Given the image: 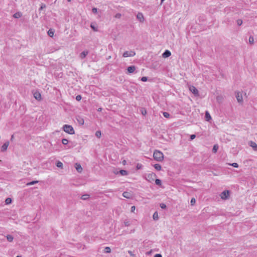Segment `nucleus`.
Masks as SVG:
<instances>
[{
	"label": "nucleus",
	"mask_w": 257,
	"mask_h": 257,
	"mask_svg": "<svg viewBox=\"0 0 257 257\" xmlns=\"http://www.w3.org/2000/svg\"><path fill=\"white\" fill-rule=\"evenodd\" d=\"M154 159L157 161H162L164 158L163 153L158 150H155L153 154Z\"/></svg>",
	"instance_id": "obj_1"
},
{
	"label": "nucleus",
	"mask_w": 257,
	"mask_h": 257,
	"mask_svg": "<svg viewBox=\"0 0 257 257\" xmlns=\"http://www.w3.org/2000/svg\"><path fill=\"white\" fill-rule=\"evenodd\" d=\"M63 129L65 132L70 135H73L75 134V131L73 127L70 125H64L63 126Z\"/></svg>",
	"instance_id": "obj_2"
},
{
	"label": "nucleus",
	"mask_w": 257,
	"mask_h": 257,
	"mask_svg": "<svg viewBox=\"0 0 257 257\" xmlns=\"http://www.w3.org/2000/svg\"><path fill=\"white\" fill-rule=\"evenodd\" d=\"M156 177V175L154 173L147 174L145 179L150 183H153Z\"/></svg>",
	"instance_id": "obj_3"
},
{
	"label": "nucleus",
	"mask_w": 257,
	"mask_h": 257,
	"mask_svg": "<svg viewBox=\"0 0 257 257\" xmlns=\"http://www.w3.org/2000/svg\"><path fill=\"white\" fill-rule=\"evenodd\" d=\"M229 196V191L225 190L221 193L220 196L223 200L227 199Z\"/></svg>",
	"instance_id": "obj_4"
},
{
	"label": "nucleus",
	"mask_w": 257,
	"mask_h": 257,
	"mask_svg": "<svg viewBox=\"0 0 257 257\" xmlns=\"http://www.w3.org/2000/svg\"><path fill=\"white\" fill-rule=\"evenodd\" d=\"M136 55L134 51H125L123 53L122 56L123 57H133Z\"/></svg>",
	"instance_id": "obj_5"
},
{
	"label": "nucleus",
	"mask_w": 257,
	"mask_h": 257,
	"mask_svg": "<svg viewBox=\"0 0 257 257\" xmlns=\"http://www.w3.org/2000/svg\"><path fill=\"white\" fill-rule=\"evenodd\" d=\"M189 90L195 96H198L199 94L198 90L194 86H190L189 87Z\"/></svg>",
	"instance_id": "obj_6"
},
{
	"label": "nucleus",
	"mask_w": 257,
	"mask_h": 257,
	"mask_svg": "<svg viewBox=\"0 0 257 257\" xmlns=\"http://www.w3.org/2000/svg\"><path fill=\"white\" fill-rule=\"evenodd\" d=\"M235 96H236L237 100L238 102L240 103V102H242V94L240 92H236Z\"/></svg>",
	"instance_id": "obj_7"
},
{
	"label": "nucleus",
	"mask_w": 257,
	"mask_h": 257,
	"mask_svg": "<svg viewBox=\"0 0 257 257\" xmlns=\"http://www.w3.org/2000/svg\"><path fill=\"white\" fill-rule=\"evenodd\" d=\"M9 145V141L6 142L1 147V151L3 152H5L7 150Z\"/></svg>",
	"instance_id": "obj_8"
},
{
	"label": "nucleus",
	"mask_w": 257,
	"mask_h": 257,
	"mask_svg": "<svg viewBox=\"0 0 257 257\" xmlns=\"http://www.w3.org/2000/svg\"><path fill=\"white\" fill-rule=\"evenodd\" d=\"M248 145L253 149L254 151H257V144L255 142L253 141H249Z\"/></svg>",
	"instance_id": "obj_9"
},
{
	"label": "nucleus",
	"mask_w": 257,
	"mask_h": 257,
	"mask_svg": "<svg viewBox=\"0 0 257 257\" xmlns=\"http://www.w3.org/2000/svg\"><path fill=\"white\" fill-rule=\"evenodd\" d=\"M137 19L140 22H143L144 21V17L142 13H139L137 15Z\"/></svg>",
	"instance_id": "obj_10"
},
{
	"label": "nucleus",
	"mask_w": 257,
	"mask_h": 257,
	"mask_svg": "<svg viewBox=\"0 0 257 257\" xmlns=\"http://www.w3.org/2000/svg\"><path fill=\"white\" fill-rule=\"evenodd\" d=\"M75 167L76 169V170L79 172V173H81L82 171V168L81 166V165L79 163H76L75 164Z\"/></svg>",
	"instance_id": "obj_11"
},
{
	"label": "nucleus",
	"mask_w": 257,
	"mask_h": 257,
	"mask_svg": "<svg viewBox=\"0 0 257 257\" xmlns=\"http://www.w3.org/2000/svg\"><path fill=\"white\" fill-rule=\"evenodd\" d=\"M88 54V51L87 50H85L83 51L82 53L80 54V58L81 59H83L85 58V57L87 56V55Z\"/></svg>",
	"instance_id": "obj_12"
},
{
	"label": "nucleus",
	"mask_w": 257,
	"mask_h": 257,
	"mask_svg": "<svg viewBox=\"0 0 257 257\" xmlns=\"http://www.w3.org/2000/svg\"><path fill=\"white\" fill-rule=\"evenodd\" d=\"M34 97L38 100H40L41 99V95L39 92H35L34 93Z\"/></svg>",
	"instance_id": "obj_13"
},
{
	"label": "nucleus",
	"mask_w": 257,
	"mask_h": 257,
	"mask_svg": "<svg viewBox=\"0 0 257 257\" xmlns=\"http://www.w3.org/2000/svg\"><path fill=\"white\" fill-rule=\"evenodd\" d=\"M136 70V67L135 66H131L127 67V70L128 73H133Z\"/></svg>",
	"instance_id": "obj_14"
},
{
	"label": "nucleus",
	"mask_w": 257,
	"mask_h": 257,
	"mask_svg": "<svg viewBox=\"0 0 257 257\" xmlns=\"http://www.w3.org/2000/svg\"><path fill=\"white\" fill-rule=\"evenodd\" d=\"M171 55V53L170 51L169 50H166L164 53L163 54V57L164 58H167L169 56H170Z\"/></svg>",
	"instance_id": "obj_15"
},
{
	"label": "nucleus",
	"mask_w": 257,
	"mask_h": 257,
	"mask_svg": "<svg viewBox=\"0 0 257 257\" xmlns=\"http://www.w3.org/2000/svg\"><path fill=\"white\" fill-rule=\"evenodd\" d=\"M122 196L126 198H131L132 197V195L130 193L128 192H124L123 193H122Z\"/></svg>",
	"instance_id": "obj_16"
},
{
	"label": "nucleus",
	"mask_w": 257,
	"mask_h": 257,
	"mask_svg": "<svg viewBox=\"0 0 257 257\" xmlns=\"http://www.w3.org/2000/svg\"><path fill=\"white\" fill-rule=\"evenodd\" d=\"M76 119L80 124L83 125L84 124V120L83 118L81 117L80 116H77L76 117Z\"/></svg>",
	"instance_id": "obj_17"
},
{
	"label": "nucleus",
	"mask_w": 257,
	"mask_h": 257,
	"mask_svg": "<svg viewBox=\"0 0 257 257\" xmlns=\"http://www.w3.org/2000/svg\"><path fill=\"white\" fill-rule=\"evenodd\" d=\"M6 237H7V240L9 242H12L13 241L14 237H13V236L12 235L8 234V235H7L6 236Z\"/></svg>",
	"instance_id": "obj_18"
},
{
	"label": "nucleus",
	"mask_w": 257,
	"mask_h": 257,
	"mask_svg": "<svg viewBox=\"0 0 257 257\" xmlns=\"http://www.w3.org/2000/svg\"><path fill=\"white\" fill-rule=\"evenodd\" d=\"M22 16V14L21 12H17L14 15H13V17L15 18H19L20 17H21Z\"/></svg>",
	"instance_id": "obj_19"
},
{
	"label": "nucleus",
	"mask_w": 257,
	"mask_h": 257,
	"mask_svg": "<svg viewBox=\"0 0 257 257\" xmlns=\"http://www.w3.org/2000/svg\"><path fill=\"white\" fill-rule=\"evenodd\" d=\"M90 196L89 194H86L81 196V198L82 200H86L89 199Z\"/></svg>",
	"instance_id": "obj_20"
},
{
	"label": "nucleus",
	"mask_w": 257,
	"mask_h": 257,
	"mask_svg": "<svg viewBox=\"0 0 257 257\" xmlns=\"http://www.w3.org/2000/svg\"><path fill=\"white\" fill-rule=\"evenodd\" d=\"M47 33L50 37H52L54 35V31L53 29H50L48 30Z\"/></svg>",
	"instance_id": "obj_21"
},
{
	"label": "nucleus",
	"mask_w": 257,
	"mask_h": 257,
	"mask_svg": "<svg viewBox=\"0 0 257 257\" xmlns=\"http://www.w3.org/2000/svg\"><path fill=\"white\" fill-rule=\"evenodd\" d=\"M218 149V145L216 144L213 146V149H212V152L214 153H216Z\"/></svg>",
	"instance_id": "obj_22"
},
{
	"label": "nucleus",
	"mask_w": 257,
	"mask_h": 257,
	"mask_svg": "<svg viewBox=\"0 0 257 257\" xmlns=\"http://www.w3.org/2000/svg\"><path fill=\"white\" fill-rule=\"evenodd\" d=\"M205 118L207 121H209L211 118V116L208 111H206L205 113Z\"/></svg>",
	"instance_id": "obj_23"
},
{
	"label": "nucleus",
	"mask_w": 257,
	"mask_h": 257,
	"mask_svg": "<svg viewBox=\"0 0 257 257\" xmlns=\"http://www.w3.org/2000/svg\"><path fill=\"white\" fill-rule=\"evenodd\" d=\"M154 168L158 171H160L161 170V166L159 164H156L154 165Z\"/></svg>",
	"instance_id": "obj_24"
},
{
	"label": "nucleus",
	"mask_w": 257,
	"mask_h": 257,
	"mask_svg": "<svg viewBox=\"0 0 257 257\" xmlns=\"http://www.w3.org/2000/svg\"><path fill=\"white\" fill-rule=\"evenodd\" d=\"M153 219L154 220H158L159 218L158 213L157 211L155 212L153 215Z\"/></svg>",
	"instance_id": "obj_25"
},
{
	"label": "nucleus",
	"mask_w": 257,
	"mask_h": 257,
	"mask_svg": "<svg viewBox=\"0 0 257 257\" xmlns=\"http://www.w3.org/2000/svg\"><path fill=\"white\" fill-rule=\"evenodd\" d=\"M155 181V183L159 185V186H161V184H162V182H161V180L159 179H155L154 180Z\"/></svg>",
	"instance_id": "obj_26"
},
{
	"label": "nucleus",
	"mask_w": 257,
	"mask_h": 257,
	"mask_svg": "<svg viewBox=\"0 0 257 257\" xmlns=\"http://www.w3.org/2000/svg\"><path fill=\"white\" fill-rule=\"evenodd\" d=\"M119 173L122 176H125V175H127V172L126 171H125V170H121L119 171Z\"/></svg>",
	"instance_id": "obj_27"
},
{
	"label": "nucleus",
	"mask_w": 257,
	"mask_h": 257,
	"mask_svg": "<svg viewBox=\"0 0 257 257\" xmlns=\"http://www.w3.org/2000/svg\"><path fill=\"white\" fill-rule=\"evenodd\" d=\"M38 182V181H34L27 183V186H31L34 185Z\"/></svg>",
	"instance_id": "obj_28"
},
{
	"label": "nucleus",
	"mask_w": 257,
	"mask_h": 257,
	"mask_svg": "<svg viewBox=\"0 0 257 257\" xmlns=\"http://www.w3.org/2000/svg\"><path fill=\"white\" fill-rule=\"evenodd\" d=\"M104 251L106 253H110L111 252V249L109 247H105L104 248Z\"/></svg>",
	"instance_id": "obj_29"
},
{
	"label": "nucleus",
	"mask_w": 257,
	"mask_h": 257,
	"mask_svg": "<svg viewBox=\"0 0 257 257\" xmlns=\"http://www.w3.org/2000/svg\"><path fill=\"white\" fill-rule=\"evenodd\" d=\"M95 136L98 138H100L101 136V132L99 131H96L95 133Z\"/></svg>",
	"instance_id": "obj_30"
},
{
	"label": "nucleus",
	"mask_w": 257,
	"mask_h": 257,
	"mask_svg": "<svg viewBox=\"0 0 257 257\" xmlns=\"http://www.w3.org/2000/svg\"><path fill=\"white\" fill-rule=\"evenodd\" d=\"M56 166L58 168H62L63 167V164L62 162L60 161H58L56 164Z\"/></svg>",
	"instance_id": "obj_31"
},
{
	"label": "nucleus",
	"mask_w": 257,
	"mask_h": 257,
	"mask_svg": "<svg viewBox=\"0 0 257 257\" xmlns=\"http://www.w3.org/2000/svg\"><path fill=\"white\" fill-rule=\"evenodd\" d=\"M62 143L63 145H66L68 143V140L66 139H63L62 140Z\"/></svg>",
	"instance_id": "obj_32"
},
{
	"label": "nucleus",
	"mask_w": 257,
	"mask_h": 257,
	"mask_svg": "<svg viewBox=\"0 0 257 257\" xmlns=\"http://www.w3.org/2000/svg\"><path fill=\"white\" fill-rule=\"evenodd\" d=\"M163 114L166 118H169L170 117V114L167 112H163Z\"/></svg>",
	"instance_id": "obj_33"
},
{
	"label": "nucleus",
	"mask_w": 257,
	"mask_h": 257,
	"mask_svg": "<svg viewBox=\"0 0 257 257\" xmlns=\"http://www.w3.org/2000/svg\"><path fill=\"white\" fill-rule=\"evenodd\" d=\"M12 202V200L10 198H7L6 200H5V202L7 204H9L11 203Z\"/></svg>",
	"instance_id": "obj_34"
},
{
	"label": "nucleus",
	"mask_w": 257,
	"mask_h": 257,
	"mask_svg": "<svg viewBox=\"0 0 257 257\" xmlns=\"http://www.w3.org/2000/svg\"><path fill=\"white\" fill-rule=\"evenodd\" d=\"M229 165L231 166H233V167H235V168H238V165L236 163H232V164H229Z\"/></svg>",
	"instance_id": "obj_35"
},
{
	"label": "nucleus",
	"mask_w": 257,
	"mask_h": 257,
	"mask_svg": "<svg viewBox=\"0 0 257 257\" xmlns=\"http://www.w3.org/2000/svg\"><path fill=\"white\" fill-rule=\"evenodd\" d=\"M196 202V200H195V199L193 198L191 199V201H190V203L191 204V205H194L195 204Z\"/></svg>",
	"instance_id": "obj_36"
},
{
	"label": "nucleus",
	"mask_w": 257,
	"mask_h": 257,
	"mask_svg": "<svg viewBox=\"0 0 257 257\" xmlns=\"http://www.w3.org/2000/svg\"><path fill=\"white\" fill-rule=\"evenodd\" d=\"M236 23L238 26H240L242 24V21L240 19H238L236 21Z\"/></svg>",
	"instance_id": "obj_37"
},
{
	"label": "nucleus",
	"mask_w": 257,
	"mask_h": 257,
	"mask_svg": "<svg viewBox=\"0 0 257 257\" xmlns=\"http://www.w3.org/2000/svg\"><path fill=\"white\" fill-rule=\"evenodd\" d=\"M124 224L125 226H128L131 224L130 222L129 221H128V220L124 221Z\"/></svg>",
	"instance_id": "obj_38"
},
{
	"label": "nucleus",
	"mask_w": 257,
	"mask_h": 257,
	"mask_svg": "<svg viewBox=\"0 0 257 257\" xmlns=\"http://www.w3.org/2000/svg\"><path fill=\"white\" fill-rule=\"evenodd\" d=\"M141 80L143 82H146L148 80V77H143L141 78Z\"/></svg>",
	"instance_id": "obj_39"
},
{
	"label": "nucleus",
	"mask_w": 257,
	"mask_h": 257,
	"mask_svg": "<svg viewBox=\"0 0 257 257\" xmlns=\"http://www.w3.org/2000/svg\"><path fill=\"white\" fill-rule=\"evenodd\" d=\"M82 98V97L80 95H78L76 96V99L77 100V101H80Z\"/></svg>",
	"instance_id": "obj_40"
},
{
	"label": "nucleus",
	"mask_w": 257,
	"mask_h": 257,
	"mask_svg": "<svg viewBox=\"0 0 257 257\" xmlns=\"http://www.w3.org/2000/svg\"><path fill=\"white\" fill-rule=\"evenodd\" d=\"M121 15L120 14H119V13H117V14H116L115 15V17L116 18H118V19L120 18H121Z\"/></svg>",
	"instance_id": "obj_41"
},
{
	"label": "nucleus",
	"mask_w": 257,
	"mask_h": 257,
	"mask_svg": "<svg viewBox=\"0 0 257 257\" xmlns=\"http://www.w3.org/2000/svg\"><path fill=\"white\" fill-rule=\"evenodd\" d=\"M90 27L94 31H97V29L94 27V26H93L92 24H91L90 25Z\"/></svg>",
	"instance_id": "obj_42"
},
{
	"label": "nucleus",
	"mask_w": 257,
	"mask_h": 257,
	"mask_svg": "<svg viewBox=\"0 0 257 257\" xmlns=\"http://www.w3.org/2000/svg\"><path fill=\"white\" fill-rule=\"evenodd\" d=\"M249 41L250 43H253V38L252 37H249Z\"/></svg>",
	"instance_id": "obj_43"
},
{
	"label": "nucleus",
	"mask_w": 257,
	"mask_h": 257,
	"mask_svg": "<svg viewBox=\"0 0 257 257\" xmlns=\"http://www.w3.org/2000/svg\"><path fill=\"white\" fill-rule=\"evenodd\" d=\"M92 11L94 14H96L97 12V9L95 8H93L92 10Z\"/></svg>",
	"instance_id": "obj_44"
},
{
	"label": "nucleus",
	"mask_w": 257,
	"mask_h": 257,
	"mask_svg": "<svg viewBox=\"0 0 257 257\" xmlns=\"http://www.w3.org/2000/svg\"><path fill=\"white\" fill-rule=\"evenodd\" d=\"M160 207L164 209L166 207V205L164 203H161V204H160Z\"/></svg>",
	"instance_id": "obj_45"
},
{
	"label": "nucleus",
	"mask_w": 257,
	"mask_h": 257,
	"mask_svg": "<svg viewBox=\"0 0 257 257\" xmlns=\"http://www.w3.org/2000/svg\"><path fill=\"white\" fill-rule=\"evenodd\" d=\"M46 8V5L44 4H42L41 8H40V11L42 10L44 8Z\"/></svg>",
	"instance_id": "obj_46"
},
{
	"label": "nucleus",
	"mask_w": 257,
	"mask_h": 257,
	"mask_svg": "<svg viewBox=\"0 0 257 257\" xmlns=\"http://www.w3.org/2000/svg\"><path fill=\"white\" fill-rule=\"evenodd\" d=\"M135 209H136V207L135 206H132V207H131V211L132 212H134Z\"/></svg>",
	"instance_id": "obj_47"
},
{
	"label": "nucleus",
	"mask_w": 257,
	"mask_h": 257,
	"mask_svg": "<svg viewBox=\"0 0 257 257\" xmlns=\"http://www.w3.org/2000/svg\"><path fill=\"white\" fill-rule=\"evenodd\" d=\"M195 137H196L195 135H192L190 136V139L191 140H192L194 139L195 138Z\"/></svg>",
	"instance_id": "obj_48"
},
{
	"label": "nucleus",
	"mask_w": 257,
	"mask_h": 257,
	"mask_svg": "<svg viewBox=\"0 0 257 257\" xmlns=\"http://www.w3.org/2000/svg\"><path fill=\"white\" fill-rule=\"evenodd\" d=\"M142 113L143 115H145L147 114V111L146 110H143L142 111Z\"/></svg>",
	"instance_id": "obj_49"
},
{
	"label": "nucleus",
	"mask_w": 257,
	"mask_h": 257,
	"mask_svg": "<svg viewBox=\"0 0 257 257\" xmlns=\"http://www.w3.org/2000/svg\"><path fill=\"white\" fill-rule=\"evenodd\" d=\"M154 257H162V255L160 254H156L155 255Z\"/></svg>",
	"instance_id": "obj_50"
},
{
	"label": "nucleus",
	"mask_w": 257,
	"mask_h": 257,
	"mask_svg": "<svg viewBox=\"0 0 257 257\" xmlns=\"http://www.w3.org/2000/svg\"><path fill=\"white\" fill-rule=\"evenodd\" d=\"M97 110L98 111H101L102 110V108H99Z\"/></svg>",
	"instance_id": "obj_51"
},
{
	"label": "nucleus",
	"mask_w": 257,
	"mask_h": 257,
	"mask_svg": "<svg viewBox=\"0 0 257 257\" xmlns=\"http://www.w3.org/2000/svg\"><path fill=\"white\" fill-rule=\"evenodd\" d=\"M14 139V135H12L11 137V140H13Z\"/></svg>",
	"instance_id": "obj_52"
},
{
	"label": "nucleus",
	"mask_w": 257,
	"mask_h": 257,
	"mask_svg": "<svg viewBox=\"0 0 257 257\" xmlns=\"http://www.w3.org/2000/svg\"><path fill=\"white\" fill-rule=\"evenodd\" d=\"M137 168H138V169H140V168L139 164H138V165H137Z\"/></svg>",
	"instance_id": "obj_53"
},
{
	"label": "nucleus",
	"mask_w": 257,
	"mask_h": 257,
	"mask_svg": "<svg viewBox=\"0 0 257 257\" xmlns=\"http://www.w3.org/2000/svg\"><path fill=\"white\" fill-rule=\"evenodd\" d=\"M125 163H126V161L125 160L123 161V164H125Z\"/></svg>",
	"instance_id": "obj_54"
},
{
	"label": "nucleus",
	"mask_w": 257,
	"mask_h": 257,
	"mask_svg": "<svg viewBox=\"0 0 257 257\" xmlns=\"http://www.w3.org/2000/svg\"><path fill=\"white\" fill-rule=\"evenodd\" d=\"M16 257H22V256L18 255V256H17Z\"/></svg>",
	"instance_id": "obj_55"
},
{
	"label": "nucleus",
	"mask_w": 257,
	"mask_h": 257,
	"mask_svg": "<svg viewBox=\"0 0 257 257\" xmlns=\"http://www.w3.org/2000/svg\"><path fill=\"white\" fill-rule=\"evenodd\" d=\"M67 1H68V2H70V1H71V0H67Z\"/></svg>",
	"instance_id": "obj_56"
},
{
	"label": "nucleus",
	"mask_w": 257,
	"mask_h": 257,
	"mask_svg": "<svg viewBox=\"0 0 257 257\" xmlns=\"http://www.w3.org/2000/svg\"><path fill=\"white\" fill-rule=\"evenodd\" d=\"M164 0H161V2H163Z\"/></svg>",
	"instance_id": "obj_57"
}]
</instances>
